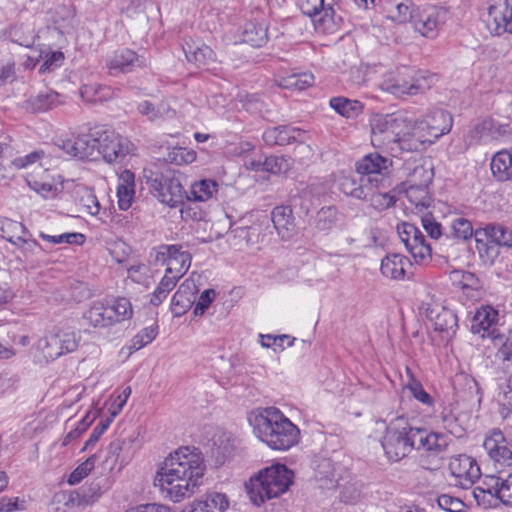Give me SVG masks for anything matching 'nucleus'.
I'll return each mask as SVG.
<instances>
[{
	"label": "nucleus",
	"mask_w": 512,
	"mask_h": 512,
	"mask_svg": "<svg viewBox=\"0 0 512 512\" xmlns=\"http://www.w3.org/2000/svg\"><path fill=\"white\" fill-rule=\"evenodd\" d=\"M498 311L492 306H482L477 309L473 320L471 330L474 334L481 337H490L493 342L501 340L502 335L497 332Z\"/></svg>",
	"instance_id": "nucleus-18"
},
{
	"label": "nucleus",
	"mask_w": 512,
	"mask_h": 512,
	"mask_svg": "<svg viewBox=\"0 0 512 512\" xmlns=\"http://www.w3.org/2000/svg\"><path fill=\"white\" fill-rule=\"evenodd\" d=\"M326 0H298V7L303 14L309 16L316 30L332 33L340 25L341 17L337 16L332 5Z\"/></svg>",
	"instance_id": "nucleus-11"
},
{
	"label": "nucleus",
	"mask_w": 512,
	"mask_h": 512,
	"mask_svg": "<svg viewBox=\"0 0 512 512\" xmlns=\"http://www.w3.org/2000/svg\"><path fill=\"white\" fill-rule=\"evenodd\" d=\"M15 247L24 257V260L34 267L44 253L42 246L32 238L31 234L23 237Z\"/></svg>",
	"instance_id": "nucleus-38"
},
{
	"label": "nucleus",
	"mask_w": 512,
	"mask_h": 512,
	"mask_svg": "<svg viewBox=\"0 0 512 512\" xmlns=\"http://www.w3.org/2000/svg\"><path fill=\"white\" fill-rule=\"evenodd\" d=\"M181 255H190L182 245H161L157 251L156 260L167 264L171 259L180 258Z\"/></svg>",
	"instance_id": "nucleus-60"
},
{
	"label": "nucleus",
	"mask_w": 512,
	"mask_h": 512,
	"mask_svg": "<svg viewBox=\"0 0 512 512\" xmlns=\"http://www.w3.org/2000/svg\"><path fill=\"white\" fill-rule=\"evenodd\" d=\"M446 12L434 5L417 6L412 19V26L422 36L435 38L444 22Z\"/></svg>",
	"instance_id": "nucleus-14"
},
{
	"label": "nucleus",
	"mask_w": 512,
	"mask_h": 512,
	"mask_svg": "<svg viewBox=\"0 0 512 512\" xmlns=\"http://www.w3.org/2000/svg\"><path fill=\"white\" fill-rule=\"evenodd\" d=\"M415 449L441 453L446 451L451 439L447 434L440 432L427 433L424 429L415 427Z\"/></svg>",
	"instance_id": "nucleus-25"
},
{
	"label": "nucleus",
	"mask_w": 512,
	"mask_h": 512,
	"mask_svg": "<svg viewBox=\"0 0 512 512\" xmlns=\"http://www.w3.org/2000/svg\"><path fill=\"white\" fill-rule=\"evenodd\" d=\"M178 280L179 278L165 272V275L162 277L160 283L151 295L150 303L153 306H159L174 289Z\"/></svg>",
	"instance_id": "nucleus-48"
},
{
	"label": "nucleus",
	"mask_w": 512,
	"mask_h": 512,
	"mask_svg": "<svg viewBox=\"0 0 512 512\" xmlns=\"http://www.w3.org/2000/svg\"><path fill=\"white\" fill-rule=\"evenodd\" d=\"M262 138L269 146H284L294 142H304L306 138V131L290 125H280L267 128L263 132Z\"/></svg>",
	"instance_id": "nucleus-20"
},
{
	"label": "nucleus",
	"mask_w": 512,
	"mask_h": 512,
	"mask_svg": "<svg viewBox=\"0 0 512 512\" xmlns=\"http://www.w3.org/2000/svg\"><path fill=\"white\" fill-rule=\"evenodd\" d=\"M45 157V152L43 150H36L27 155L16 157L12 160L11 164L14 168L26 169L34 165L35 163H40L42 159Z\"/></svg>",
	"instance_id": "nucleus-62"
},
{
	"label": "nucleus",
	"mask_w": 512,
	"mask_h": 512,
	"mask_svg": "<svg viewBox=\"0 0 512 512\" xmlns=\"http://www.w3.org/2000/svg\"><path fill=\"white\" fill-rule=\"evenodd\" d=\"M272 222L278 234L283 238H289L294 231V218L290 206H277L271 213Z\"/></svg>",
	"instance_id": "nucleus-32"
},
{
	"label": "nucleus",
	"mask_w": 512,
	"mask_h": 512,
	"mask_svg": "<svg viewBox=\"0 0 512 512\" xmlns=\"http://www.w3.org/2000/svg\"><path fill=\"white\" fill-rule=\"evenodd\" d=\"M234 450V439L229 434L223 433L214 439L212 454L218 464L222 465L233 455Z\"/></svg>",
	"instance_id": "nucleus-45"
},
{
	"label": "nucleus",
	"mask_w": 512,
	"mask_h": 512,
	"mask_svg": "<svg viewBox=\"0 0 512 512\" xmlns=\"http://www.w3.org/2000/svg\"><path fill=\"white\" fill-rule=\"evenodd\" d=\"M494 493L496 499H499L505 505H512V473L505 479L495 480Z\"/></svg>",
	"instance_id": "nucleus-57"
},
{
	"label": "nucleus",
	"mask_w": 512,
	"mask_h": 512,
	"mask_svg": "<svg viewBox=\"0 0 512 512\" xmlns=\"http://www.w3.org/2000/svg\"><path fill=\"white\" fill-rule=\"evenodd\" d=\"M100 487L98 484L80 488L71 492L69 502L77 506H86L95 502L100 497Z\"/></svg>",
	"instance_id": "nucleus-47"
},
{
	"label": "nucleus",
	"mask_w": 512,
	"mask_h": 512,
	"mask_svg": "<svg viewBox=\"0 0 512 512\" xmlns=\"http://www.w3.org/2000/svg\"><path fill=\"white\" fill-rule=\"evenodd\" d=\"M314 84V76L311 73L292 74L280 81V86L286 89L304 90Z\"/></svg>",
	"instance_id": "nucleus-49"
},
{
	"label": "nucleus",
	"mask_w": 512,
	"mask_h": 512,
	"mask_svg": "<svg viewBox=\"0 0 512 512\" xmlns=\"http://www.w3.org/2000/svg\"><path fill=\"white\" fill-rule=\"evenodd\" d=\"M401 192L405 194L407 200L416 208H428L432 197L427 186H413L401 184Z\"/></svg>",
	"instance_id": "nucleus-37"
},
{
	"label": "nucleus",
	"mask_w": 512,
	"mask_h": 512,
	"mask_svg": "<svg viewBox=\"0 0 512 512\" xmlns=\"http://www.w3.org/2000/svg\"><path fill=\"white\" fill-rule=\"evenodd\" d=\"M406 170L408 171L407 177L402 184L429 187L433 180V169L422 164L415 165L413 168L407 166Z\"/></svg>",
	"instance_id": "nucleus-44"
},
{
	"label": "nucleus",
	"mask_w": 512,
	"mask_h": 512,
	"mask_svg": "<svg viewBox=\"0 0 512 512\" xmlns=\"http://www.w3.org/2000/svg\"><path fill=\"white\" fill-rule=\"evenodd\" d=\"M205 470L199 449L180 447L165 458L156 472L154 486L164 498L177 503L196 492L203 482Z\"/></svg>",
	"instance_id": "nucleus-1"
},
{
	"label": "nucleus",
	"mask_w": 512,
	"mask_h": 512,
	"mask_svg": "<svg viewBox=\"0 0 512 512\" xmlns=\"http://www.w3.org/2000/svg\"><path fill=\"white\" fill-rule=\"evenodd\" d=\"M406 374L408 377L406 387L409 389L412 396L423 405L428 407L433 406V397L428 392H426L421 382L416 379L409 367H406Z\"/></svg>",
	"instance_id": "nucleus-46"
},
{
	"label": "nucleus",
	"mask_w": 512,
	"mask_h": 512,
	"mask_svg": "<svg viewBox=\"0 0 512 512\" xmlns=\"http://www.w3.org/2000/svg\"><path fill=\"white\" fill-rule=\"evenodd\" d=\"M135 195V175L132 171L125 169L118 175L117 197L118 206L121 210L131 207Z\"/></svg>",
	"instance_id": "nucleus-29"
},
{
	"label": "nucleus",
	"mask_w": 512,
	"mask_h": 512,
	"mask_svg": "<svg viewBox=\"0 0 512 512\" xmlns=\"http://www.w3.org/2000/svg\"><path fill=\"white\" fill-rule=\"evenodd\" d=\"M218 191V184L211 179H203L191 185L189 193L185 192V199L195 202H205L211 199Z\"/></svg>",
	"instance_id": "nucleus-36"
},
{
	"label": "nucleus",
	"mask_w": 512,
	"mask_h": 512,
	"mask_svg": "<svg viewBox=\"0 0 512 512\" xmlns=\"http://www.w3.org/2000/svg\"><path fill=\"white\" fill-rule=\"evenodd\" d=\"M486 135L494 140L512 142V122L505 123L493 119H486L478 123L472 130V136L482 140Z\"/></svg>",
	"instance_id": "nucleus-22"
},
{
	"label": "nucleus",
	"mask_w": 512,
	"mask_h": 512,
	"mask_svg": "<svg viewBox=\"0 0 512 512\" xmlns=\"http://www.w3.org/2000/svg\"><path fill=\"white\" fill-rule=\"evenodd\" d=\"M81 336L75 331H51L38 341V349L47 361H54L78 349Z\"/></svg>",
	"instance_id": "nucleus-10"
},
{
	"label": "nucleus",
	"mask_w": 512,
	"mask_h": 512,
	"mask_svg": "<svg viewBox=\"0 0 512 512\" xmlns=\"http://www.w3.org/2000/svg\"><path fill=\"white\" fill-rule=\"evenodd\" d=\"M479 235L487 237L499 248H512V229L502 223H488L484 227L477 228Z\"/></svg>",
	"instance_id": "nucleus-30"
},
{
	"label": "nucleus",
	"mask_w": 512,
	"mask_h": 512,
	"mask_svg": "<svg viewBox=\"0 0 512 512\" xmlns=\"http://www.w3.org/2000/svg\"><path fill=\"white\" fill-rule=\"evenodd\" d=\"M96 460H97V456H96V454H94V455H91L90 457H88L86 459V461H84L83 463L78 465L69 475L68 480H67L68 484L76 485V484L80 483L94 469Z\"/></svg>",
	"instance_id": "nucleus-56"
},
{
	"label": "nucleus",
	"mask_w": 512,
	"mask_h": 512,
	"mask_svg": "<svg viewBox=\"0 0 512 512\" xmlns=\"http://www.w3.org/2000/svg\"><path fill=\"white\" fill-rule=\"evenodd\" d=\"M474 237L480 259L485 264L492 265L500 255V248L496 244L492 243L487 237L479 235L478 229L475 230Z\"/></svg>",
	"instance_id": "nucleus-43"
},
{
	"label": "nucleus",
	"mask_w": 512,
	"mask_h": 512,
	"mask_svg": "<svg viewBox=\"0 0 512 512\" xmlns=\"http://www.w3.org/2000/svg\"><path fill=\"white\" fill-rule=\"evenodd\" d=\"M133 315L131 302L128 298L119 297L111 303L94 301L83 313V318L94 328H109Z\"/></svg>",
	"instance_id": "nucleus-5"
},
{
	"label": "nucleus",
	"mask_w": 512,
	"mask_h": 512,
	"mask_svg": "<svg viewBox=\"0 0 512 512\" xmlns=\"http://www.w3.org/2000/svg\"><path fill=\"white\" fill-rule=\"evenodd\" d=\"M248 420L255 436L273 450L287 451L299 442V428L278 408L252 412Z\"/></svg>",
	"instance_id": "nucleus-3"
},
{
	"label": "nucleus",
	"mask_w": 512,
	"mask_h": 512,
	"mask_svg": "<svg viewBox=\"0 0 512 512\" xmlns=\"http://www.w3.org/2000/svg\"><path fill=\"white\" fill-rule=\"evenodd\" d=\"M64 103V97L58 92L46 89L30 97L25 102V109L32 113H43Z\"/></svg>",
	"instance_id": "nucleus-26"
},
{
	"label": "nucleus",
	"mask_w": 512,
	"mask_h": 512,
	"mask_svg": "<svg viewBox=\"0 0 512 512\" xmlns=\"http://www.w3.org/2000/svg\"><path fill=\"white\" fill-rule=\"evenodd\" d=\"M412 266L411 261L401 254H388L381 261V273L392 280H403L407 269Z\"/></svg>",
	"instance_id": "nucleus-27"
},
{
	"label": "nucleus",
	"mask_w": 512,
	"mask_h": 512,
	"mask_svg": "<svg viewBox=\"0 0 512 512\" xmlns=\"http://www.w3.org/2000/svg\"><path fill=\"white\" fill-rule=\"evenodd\" d=\"M411 72L406 67L398 69L396 73L384 77L380 88L398 97L423 94L430 89L433 76H424L422 73L411 75Z\"/></svg>",
	"instance_id": "nucleus-7"
},
{
	"label": "nucleus",
	"mask_w": 512,
	"mask_h": 512,
	"mask_svg": "<svg viewBox=\"0 0 512 512\" xmlns=\"http://www.w3.org/2000/svg\"><path fill=\"white\" fill-rule=\"evenodd\" d=\"M415 427H387L382 439V448L388 460L398 462L415 449Z\"/></svg>",
	"instance_id": "nucleus-9"
},
{
	"label": "nucleus",
	"mask_w": 512,
	"mask_h": 512,
	"mask_svg": "<svg viewBox=\"0 0 512 512\" xmlns=\"http://www.w3.org/2000/svg\"><path fill=\"white\" fill-rule=\"evenodd\" d=\"M377 189L375 186L368 185L365 195L362 200L367 201L371 206L377 210H384L392 207L396 203V199L387 191Z\"/></svg>",
	"instance_id": "nucleus-42"
},
{
	"label": "nucleus",
	"mask_w": 512,
	"mask_h": 512,
	"mask_svg": "<svg viewBox=\"0 0 512 512\" xmlns=\"http://www.w3.org/2000/svg\"><path fill=\"white\" fill-rule=\"evenodd\" d=\"M453 278L458 282L463 290L477 291L481 288V282L479 278L472 272L456 270L453 272Z\"/></svg>",
	"instance_id": "nucleus-59"
},
{
	"label": "nucleus",
	"mask_w": 512,
	"mask_h": 512,
	"mask_svg": "<svg viewBox=\"0 0 512 512\" xmlns=\"http://www.w3.org/2000/svg\"><path fill=\"white\" fill-rule=\"evenodd\" d=\"M186 59L200 67L214 58L213 50L200 41H186L183 45Z\"/></svg>",
	"instance_id": "nucleus-33"
},
{
	"label": "nucleus",
	"mask_w": 512,
	"mask_h": 512,
	"mask_svg": "<svg viewBox=\"0 0 512 512\" xmlns=\"http://www.w3.org/2000/svg\"><path fill=\"white\" fill-rule=\"evenodd\" d=\"M56 146L67 155L80 160H96L101 156L109 165H122L137 156V146L114 130L97 127L88 134L74 138L58 139Z\"/></svg>",
	"instance_id": "nucleus-2"
},
{
	"label": "nucleus",
	"mask_w": 512,
	"mask_h": 512,
	"mask_svg": "<svg viewBox=\"0 0 512 512\" xmlns=\"http://www.w3.org/2000/svg\"><path fill=\"white\" fill-rule=\"evenodd\" d=\"M180 258L171 259L166 265L165 272L181 278L189 269L191 265V255H181Z\"/></svg>",
	"instance_id": "nucleus-61"
},
{
	"label": "nucleus",
	"mask_w": 512,
	"mask_h": 512,
	"mask_svg": "<svg viewBox=\"0 0 512 512\" xmlns=\"http://www.w3.org/2000/svg\"><path fill=\"white\" fill-rule=\"evenodd\" d=\"M158 335V326L151 325L139 331L130 341L129 348L137 351L151 343Z\"/></svg>",
	"instance_id": "nucleus-54"
},
{
	"label": "nucleus",
	"mask_w": 512,
	"mask_h": 512,
	"mask_svg": "<svg viewBox=\"0 0 512 512\" xmlns=\"http://www.w3.org/2000/svg\"><path fill=\"white\" fill-rule=\"evenodd\" d=\"M367 187L368 184L363 180L361 176L359 183L349 177L343 178L340 182V189L344 194L359 200H362L366 197L365 192Z\"/></svg>",
	"instance_id": "nucleus-51"
},
{
	"label": "nucleus",
	"mask_w": 512,
	"mask_h": 512,
	"mask_svg": "<svg viewBox=\"0 0 512 512\" xmlns=\"http://www.w3.org/2000/svg\"><path fill=\"white\" fill-rule=\"evenodd\" d=\"M449 470L455 478V485L468 489L480 478V467L472 457L462 454L451 458Z\"/></svg>",
	"instance_id": "nucleus-15"
},
{
	"label": "nucleus",
	"mask_w": 512,
	"mask_h": 512,
	"mask_svg": "<svg viewBox=\"0 0 512 512\" xmlns=\"http://www.w3.org/2000/svg\"><path fill=\"white\" fill-rule=\"evenodd\" d=\"M293 473L281 464L272 465L252 477L246 485L251 501L260 506L266 500L276 498L287 491L292 483Z\"/></svg>",
	"instance_id": "nucleus-4"
},
{
	"label": "nucleus",
	"mask_w": 512,
	"mask_h": 512,
	"mask_svg": "<svg viewBox=\"0 0 512 512\" xmlns=\"http://www.w3.org/2000/svg\"><path fill=\"white\" fill-rule=\"evenodd\" d=\"M371 143L375 148L388 149L391 152L399 147L398 138L395 137L391 128L384 119V114H376L370 120Z\"/></svg>",
	"instance_id": "nucleus-19"
},
{
	"label": "nucleus",
	"mask_w": 512,
	"mask_h": 512,
	"mask_svg": "<svg viewBox=\"0 0 512 512\" xmlns=\"http://www.w3.org/2000/svg\"><path fill=\"white\" fill-rule=\"evenodd\" d=\"M397 232L401 242L418 264H426L432 258V249L427 243L422 231L411 223H401L397 226Z\"/></svg>",
	"instance_id": "nucleus-12"
},
{
	"label": "nucleus",
	"mask_w": 512,
	"mask_h": 512,
	"mask_svg": "<svg viewBox=\"0 0 512 512\" xmlns=\"http://www.w3.org/2000/svg\"><path fill=\"white\" fill-rule=\"evenodd\" d=\"M451 230L454 238L458 240H468L474 236L475 230L471 222L464 217H456L451 221Z\"/></svg>",
	"instance_id": "nucleus-55"
},
{
	"label": "nucleus",
	"mask_w": 512,
	"mask_h": 512,
	"mask_svg": "<svg viewBox=\"0 0 512 512\" xmlns=\"http://www.w3.org/2000/svg\"><path fill=\"white\" fill-rule=\"evenodd\" d=\"M440 420L444 429L451 435L460 438L464 435V428L459 424L457 416L451 407H444L440 414Z\"/></svg>",
	"instance_id": "nucleus-50"
},
{
	"label": "nucleus",
	"mask_w": 512,
	"mask_h": 512,
	"mask_svg": "<svg viewBox=\"0 0 512 512\" xmlns=\"http://www.w3.org/2000/svg\"><path fill=\"white\" fill-rule=\"evenodd\" d=\"M337 221V209L333 206L322 207L316 215L315 227L319 231L330 230Z\"/></svg>",
	"instance_id": "nucleus-53"
},
{
	"label": "nucleus",
	"mask_w": 512,
	"mask_h": 512,
	"mask_svg": "<svg viewBox=\"0 0 512 512\" xmlns=\"http://www.w3.org/2000/svg\"><path fill=\"white\" fill-rule=\"evenodd\" d=\"M439 507L447 512H462L465 504L459 498L448 494L440 495L437 499Z\"/></svg>",
	"instance_id": "nucleus-64"
},
{
	"label": "nucleus",
	"mask_w": 512,
	"mask_h": 512,
	"mask_svg": "<svg viewBox=\"0 0 512 512\" xmlns=\"http://www.w3.org/2000/svg\"><path fill=\"white\" fill-rule=\"evenodd\" d=\"M491 171L499 181L512 179V155L509 150H501L493 156Z\"/></svg>",
	"instance_id": "nucleus-35"
},
{
	"label": "nucleus",
	"mask_w": 512,
	"mask_h": 512,
	"mask_svg": "<svg viewBox=\"0 0 512 512\" xmlns=\"http://www.w3.org/2000/svg\"><path fill=\"white\" fill-rule=\"evenodd\" d=\"M392 164L390 157L370 153L356 163V171L368 185L375 186L377 189H387L391 186Z\"/></svg>",
	"instance_id": "nucleus-8"
},
{
	"label": "nucleus",
	"mask_w": 512,
	"mask_h": 512,
	"mask_svg": "<svg viewBox=\"0 0 512 512\" xmlns=\"http://www.w3.org/2000/svg\"><path fill=\"white\" fill-rule=\"evenodd\" d=\"M415 125L416 132L421 133L422 137H427L429 141H434L450 132L453 119L447 111L434 109L422 119L415 120Z\"/></svg>",
	"instance_id": "nucleus-13"
},
{
	"label": "nucleus",
	"mask_w": 512,
	"mask_h": 512,
	"mask_svg": "<svg viewBox=\"0 0 512 512\" xmlns=\"http://www.w3.org/2000/svg\"><path fill=\"white\" fill-rule=\"evenodd\" d=\"M240 39L252 47H262L268 41V27L264 21H247L240 32Z\"/></svg>",
	"instance_id": "nucleus-28"
},
{
	"label": "nucleus",
	"mask_w": 512,
	"mask_h": 512,
	"mask_svg": "<svg viewBox=\"0 0 512 512\" xmlns=\"http://www.w3.org/2000/svg\"><path fill=\"white\" fill-rule=\"evenodd\" d=\"M416 6L410 0L396 3L391 9V18L398 23L412 22Z\"/></svg>",
	"instance_id": "nucleus-52"
},
{
	"label": "nucleus",
	"mask_w": 512,
	"mask_h": 512,
	"mask_svg": "<svg viewBox=\"0 0 512 512\" xmlns=\"http://www.w3.org/2000/svg\"><path fill=\"white\" fill-rule=\"evenodd\" d=\"M197 292L198 287L193 279L187 278L181 283L171 299V311L174 316H182L192 307Z\"/></svg>",
	"instance_id": "nucleus-23"
},
{
	"label": "nucleus",
	"mask_w": 512,
	"mask_h": 512,
	"mask_svg": "<svg viewBox=\"0 0 512 512\" xmlns=\"http://www.w3.org/2000/svg\"><path fill=\"white\" fill-rule=\"evenodd\" d=\"M143 174L146 184L161 203L176 207L184 202L185 191L172 170L144 169Z\"/></svg>",
	"instance_id": "nucleus-6"
},
{
	"label": "nucleus",
	"mask_w": 512,
	"mask_h": 512,
	"mask_svg": "<svg viewBox=\"0 0 512 512\" xmlns=\"http://www.w3.org/2000/svg\"><path fill=\"white\" fill-rule=\"evenodd\" d=\"M145 65L146 59L128 48L116 50L107 62V67L111 75H116L117 73H129L135 68H140Z\"/></svg>",
	"instance_id": "nucleus-21"
},
{
	"label": "nucleus",
	"mask_w": 512,
	"mask_h": 512,
	"mask_svg": "<svg viewBox=\"0 0 512 512\" xmlns=\"http://www.w3.org/2000/svg\"><path fill=\"white\" fill-rule=\"evenodd\" d=\"M432 322L434 324V329L441 333H445L447 337L453 336L458 327L457 315L447 308L438 311Z\"/></svg>",
	"instance_id": "nucleus-41"
},
{
	"label": "nucleus",
	"mask_w": 512,
	"mask_h": 512,
	"mask_svg": "<svg viewBox=\"0 0 512 512\" xmlns=\"http://www.w3.org/2000/svg\"><path fill=\"white\" fill-rule=\"evenodd\" d=\"M384 119L387 120V124L395 137L398 138L399 144L405 136L416 132L415 120L410 119L407 112L398 111L391 114H384Z\"/></svg>",
	"instance_id": "nucleus-31"
},
{
	"label": "nucleus",
	"mask_w": 512,
	"mask_h": 512,
	"mask_svg": "<svg viewBox=\"0 0 512 512\" xmlns=\"http://www.w3.org/2000/svg\"><path fill=\"white\" fill-rule=\"evenodd\" d=\"M228 505L229 503L225 494L210 492L185 505L181 512H225Z\"/></svg>",
	"instance_id": "nucleus-24"
},
{
	"label": "nucleus",
	"mask_w": 512,
	"mask_h": 512,
	"mask_svg": "<svg viewBox=\"0 0 512 512\" xmlns=\"http://www.w3.org/2000/svg\"><path fill=\"white\" fill-rule=\"evenodd\" d=\"M1 236L14 246L25 236L29 235L27 228L18 221L4 218L0 219Z\"/></svg>",
	"instance_id": "nucleus-40"
},
{
	"label": "nucleus",
	"mask_w": 512,
	"mask_h": 512,
	"mask_svg": "<svg viewBox=\"0 0 512 512\" xmlns=\"http://www.w3.org/2000/svg\"><path fill=\"white\" fill-rule=\"evenodd\" d=\"M264 171L272 174L285 173L289 169V164L284 157L269 156L263 160Z\"/></svg>",
	"instance_id": "nucleus-63"
},
{
	"label": "nucleus",
	"mask_w": 512,
	"mask_h": 512,
	"mask_svg": "<svg viewBox=\"0 0 512 512\" xmlns=\"http://www.w3.org/2000/svg\"><path fill=\"white\" fill-rule=\"evenodd\" d=\"M39 236L43 240L48 241L55 245L62 244V243L82 245L86 240L85 235L82 233H78V232L63 233V234L57 235V236H52V235H48L44 232H40Z\"/></svg>",
	"instance_id": "nucleus-58"
},
{
	"label": "nucleus",
	"mask_w": 512,
	"mask_h": 512,
	"mask_svg": "<svg viewBox=\"0 0 512 512\" xmlns=\"http://www.w3.org/2000/svg\"><path fill=\"white\" fill-rule=\"evenodd\" d=\"M80 96L86 103L96 104L111 99L112 91L107 86L98 83H90L81 86Z\"/></svg>",
	"instance_id": "nucleus-39"
},
{
	"label": "nucleus",
	"mask_w": 512,
	"mask_h": 512,
	"mask_svg": "<svg viewBox=\"0 0 512 512\" xmlns=\"http://www.w3.org/2000/svg\"><path fill=\"white\" fill-rule=\"evenodd\" d=\"M483 447L489 457L502 465H512V443L499 429H493L484 439Z\"/></svg>",
	"instance_id": "nucleus-17"
},
{
	"label": "nucleus",
	"mask_w": 512,
	"mask_h": 512,
	"mask_svg": "<svg viewBox=\"0 0 512 512\" xmlns=\"http://www.w3.org/2000/svg\"><path fill=\"white\" fill-rule=\"evenodd\" d=\"M485 22L492 35L512 34V6L508 0H494L488 7Z\"/></svg>",
	"instance_id": "nucleus-16"
},
{
	"label": "nucleus",
	"mask_w": 512,
	"mask_h": 512,
	"mask_svg": "<svg viewBox=\"0 0 512 512\" xmlns=\"http://www.w3.org/2000/svg\"><path fill=\"white\" fill-rule=\"evenodd\" d=\"M329 106L340 116L347 119H355L363 113L364 104L358 100L343 96L332 97Z\"/></svg>",
	"instance_id": "nucleus-34"
}]
</instances>
